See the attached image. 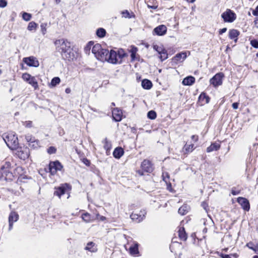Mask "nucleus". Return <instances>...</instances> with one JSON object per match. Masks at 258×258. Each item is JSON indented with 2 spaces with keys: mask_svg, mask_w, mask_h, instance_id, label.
<instances>
[{
  "mask_svg": "<svg viewBox=\"0 0 258 258\" xmlns=\"http://www.w3.org/2000/svg\"><path fill=\"white\" fill-rule=\"evenodd\" d=\"M23 61L29 67H37L39 66V62L33 56L24 57Z\"/></svg>",
  "mask_w": 258,
  "mask_h": 258,
  "instance_id": "12",
  "label": "nucleus"
},
{
  "mask_svg": "<svg viewBox=\"0 0 258 258\" xmlns=\"http://www.w3.org/2000/svg\"><path fill=\"white\" fill-rule=\"evenodd\" d=\"M147 116L151 119H154L156 118L157 116L156 113L153 110L149 111L148 112Z\"/></svg>",
  "mask_w": 258,
  "mask_h": 258,
  "instance_id": "35",
  "label": "nucleus"
},
{
  "mask_svg": "<svg viewBox=\"0 0 258 258\" xmlns=\"http://www.w3.org/2000/svg\"><path fill=\"white\" fill-rule=\"evenodd\" d=\"M101 45L100 44L97 43L95 44L92 49V53L95 55V57H96L98 55V54H99L100 50L102 49Z\"/></svg>",
  "mask_w": 258,
  "mask_h": 258,
  "instance_id": "27",
  "label": "nucleus"
},
{
  "mask_svg": "<svg viewBox=\"0 0 258 258\" xmlns=\"http://www.w3.org/2000/svg\"><path fill=\"white\" fill-rule=\"evenodd\" d=\"M203 97H205V100L206 103H208L210 101V98L207 96L205 93L201 94L199 97L200 100L203 99Z\"/></svg>",
  "mask_w": 258,
  "mask_h": 258,
  "instance_id": "46",
  "label": "nucleus"
},
{
  "mask_svg": "<svg viewBox=\"0 0 258 258\" xmlns=\"http://www.w3.org/2000/svg\"><path fill=\"white\" fill-rule=\"evenodd\" d=\"M224 258H231V255L226 254Z\"/></svg>",
  "mask_w": 258,
  "mask_h": 258,
  "instance_id": "64",
  "label": "nucleus"
},
{
  "mask_svg": "<svg viewBox=\"0 0 258 258\" xmlns=\"http://www.w3.org/2000/svg\"><path fill=\"white\" fill-rule=\"evenodd\" d=\"M137 172H138V173L139 175H143V172H142V171H141V170H138V171H137Z\"/></svg>",
  "mask_w": 258,
  "mask_h": 258,
  "instance_id": "62",
  "label": "nucleus"
},
{
  "mask_svg": "<svg viewBox=\"0 0 258 258\" xmlns=\"http://www.w3.org/2000/svg\"><path fill=\"white\" fill-rule=\"evenodd\" d=\"M97 217H99V219L101 221H104L106 219V218L103 216H100L99 214L97 215Z\"/></svg>",
  "mask_w": 258,
  "mask_h": 258,
  "instance_id": "56",
  "label": "nucleus"
},
{
  "mask_svg": "<svg viewBox=\"0 0 258 258\" xmlns=\"http://www.w3.org/2000/svg\"><path fill=\"white\" fill-rule=\"evenodd\" d=\"M220 148V145L217 143H213L207 148V152L208 153L218 150Z\"/></svg>",
  "mask_w": 258,
  "mask_h": 258,
  "instance_id": "21",
  "label": "nucleus"
},
{
  "mask_svg": "<svg viewBox=\"0 0 258 258\" xmlns=\"http://www.w3.org/2000/svg\"><path fill=\"white\" fill-rule=\"evenodd\" d=\"M56 149L54 147H50L47 149V152L49 154H54L56 152Z\"/></svg>",
  "mask_w": 258,
  "mask_h": 258,
  "instance_id": "45",
  "label": "nucleus"
},
{
  "mask_svg": "<svg viewBox=\"0 0 258 258\" xmlns=\"http://www.w3.org/2000/svg\"><path fill=\"white\" fill-rule=\"evenodd\" d=\"M131 52V57L132 60H134L136 57V54L137 51V48L135 46H132L131 49L130 50Z\"/></svg>",
  "mask_w": 258,
  "mask_h": 258,
  "instance_id": "36",
  "label": "nucleus"
},
{
  "mask_svg": "<svg viewBox=\"0 0 258 258\" xmlns=\"http://www.w3.org/2000/svg\"><path fill=\"white\" fill-rule=\"evenodd\" d=\"M49 167L50 174L51 175H54L57 171H60L62 169L63 166L59 161H55L50 162Z\"/></svg>",
  "mask_w": 258,
  "mask_h": 258,
  "instance_id": "7",
  "label": "nucleus"
},
{
  "mask_svg": "<svg viewBox=\"0 0 258 258\" xmlns=\"http://www.w3.org/2000/svg\"><path fill=\"white\" fill-rule=\"evenodd\" d=\"M239 34V32L235 29H232L229 32V37L231 39H234L235 42L237 41V37Z\"/></svg>",
  "mask_w": 258,
  "mask_h": 258,
  "instance_id": "23",
  "label": "nucleus"
},
{
  "mask_svg": "<svg viewBox=\"0 0 258 258\" xmlns=\"http://www.w3.org/2000/svg\"><path fill=\"white\" fill-rule=\"evenodd\" d=\"M251 46L255 48H258V41L256 39H253L250 41Z\"/></svg>",
  "mask_w": 258,
  "mask_h": 258,
  "instance_id": "41",
  "label": "nucleus"
},
{
  "mask_svg": "<svg viewBox=\"0 0 258 258\" xmlns=\"http://www.w3.org/2000/svg\"><path fill=\"white\" fill-rule=\"evenodd\" d=\"M37 27V24L34 22H31L29 23L27 29L29 31H31L33 29H36Z\"/></svg>",
  "mask_w": 258,
  "mask_h": 258,
  "instance_id": "38",
  "label": "nucleus"
},
{
  "mask_svg": "<svg viewBox=\"0 0 258 258\" xmlns=\"http://www.w3.org/2000/svg\"><path fill=\"white\" fill-rule=\"evenodd\" d=\"M146 212L143 211H140L139 213H133L131 216V218L136 222H140L142 221L145 218Z\"/></svg>",
  "mask_w": 258,
  "mask_h": 258,
  "instance_id": "10",
  "label": "nucleus"
},
{
  "mask_svg": "<svg viewBox=\"0 0 258 258\" xmlns=\"http://www.w3.org/2000/svg\"><path fill=\"white\" fill-rule=\"evenodd\" d=\"M16 154L20 159L25 160L29 157L30 151L27 147L20 148L18 149Z\"/></svg>",
  "mask_w": 258,
  "mask_h": 258,
  "instance_id": "9",
  "label": "nucleus"
},
{
  "mask_svg": "<svg viewBox=\"0 0 258 258\" xmlns=\"http://www.w3.org/2000/svg\"><path fill=\"white\" fill-rule=\"evenodd\" d=\"M253 249L255 253H258V244H257V247Z\"/></svg>",
  "mask_w": 258,
  "mask_h": 258,
  "instance_id": "63",
  "label": "nucleus"
},
{
  "mask_svg": "<svg viewBox=\"0 0 258 258\" xmlns=\"http://www.w3.org/2000/svg\"><path fill=\"white\" fill-rule=\"evenodd\" d=\"M54 44L56 50L61 53L64 59L69 60L73 59V57L71 56L70 52L71 44L67 40L63 38L57 39L54 42Z\"/></svg>",
  "mask_w": 258,
  "mask_h": 258,
  "instance_id": "1",
  "label": "nucleus"
},
{
  "mask_svg": "<svg viewBox=\"0 0 258 258\" xmlns=\"http://www.w3.org/2000/svg\"><path fill=\"white\" fill-rule=\"evenodd\" d=\"M166 31L167 28L165 25H161L156 27L153 30V32L159 36H162L164 35Z\"/></svg>",
  "mask_w": 258,
  "mask_h": 258,
  "instance_id": "18",
  "label": "nucleus"
},
{
  "mask_svg": "<svg viewBox=\"0 0 258 258\" xmlns=\"http://www.w3.org/2000/svg\"><path fill=\"white\" fill-rule=\"evenodd\" d=\"M29 146L33 149H36L40 147L39 142L38 140H33L32 142L29 144Z\"/></svg>",
  "mask_w": 258,
  "mask_h": 258,
  "instance_id": "32",
  "label": "nucleus"
},
{
  "mask_svg": "<svg viewBox=\"0 0 258 258\" xmlns=\"http://www.w3.org/2000/svg\"><path fill=\"white\" fill-rule=\"evenodd\" d=\"M112 117L116 121H119L121 120L122 118V111L118 108H114L112 110Z\"/></svg>",
  "mask_w": 258,
  "mask_h": 258,
  "instance_id": "19",
  "label": "nucleus"
},
{
  "mask_svg": "<svg viewBox=\"0 0 258 258\" xmlns=\"http://www.w3.org/2000/svg\"><path fill=\"white\" fill-rule=\"evenodd\" d=\"M4 140L8 147L12 150L15 149L18 145V138L13 134H9Z\"/></svg>",
  "mask_w": 258,
  "mask_h": 258,
  "instance_id": "3",
  "label": "nucleus"
},
{
  "mask_svg": "<svg viewBox=\"0 0 258 258\" xmlns=\"http://www.w3.org/2000/svg\"><path fill=\"white\" fill-rule=\"evenodd\" d=\"M254 25L255 26V27L256 28H258V19L256 18L254 21Z\"/></svg>",
  "mask_w": 258,
  "mask_h": 258,
  "instance_id": "58",
  "label": "nucleus"
},
{
  "mask_svg": "<svg viewBox=\"0 0 258 258\" xmlns=\"http://www.w3.org/2000/svg\"><path fill=\"white\" fill-rule=\"evenodd\" d=\"M250 243H248V244H247V246L249 248L252 249V250H254V249H255V248H256L257 247V246H255V247H251V246H249V245H250Z\"/></svg>",
  "mask_w": 258,
  "mask_h": 258,
  "instance_id": "60",
  "label": "nucleus"
},
{
  "mask_svg": "<svg viewBox=\"0 0 258 258\" xmlns=\"http://www.w3.org/2000/svg\"><path fill=\"white\" fill-rule=\"evenodd\" d=\"M23 19L26 21H29L31 18V15L26 12H24L22 15Z\"/></svg>",
  "mask_w": 258,
  "mask_h": 258,
  "instance_id": "39",
  "label": "nucleus"
},
{
  "mask_svg": "<svg viewBox=\"0 0 258 258\" xmlns=\"http://www.w3.org/2000/svg\"><path fill=\"white\" fill-rule=\"evenodd\" d=\"M153 48L156 51H157L159 54H160L164 49H163L162 47L159 46L157 45H155L153 46Z\"/></svg>",
  "mask_w": 258,
  "mask_h": 258,
  "instance_id": "43",
  "label": "nucleus"
},
{
  "mask_svg": "<svg viewBox=\"0 0 258 258\" xmlns=\"http://www.w3.org/2000/svg\"><path fill=\"white\" fill-rule=\"evenodd\" d=\"M130 252L133 255H135L138 253L139 251L137 244H135L134 245L130 247Z\"/></svg>",
  "mask_w": 258,
  "mask_h": 258,
  "instance_id": "31",
  "label": "nucleus"
},
{
  "mask_svg": "<svg viewBox=\"0 0 258 258\" xmlns=\"http://www.w3.org/2000/svg\"><path fill=\"white\" fill-rule=\"evenodd\" d=\"M19 219V215L17 213L12 211L10 213L9 216V230H11L13 228V223L17 222Z\"/></svg>",
  "mask_w": 258,
  "mask_h": 258,
  "instance_id": "11",
  "label": "nucleus"
},
{
  "mask_svg": "<svg viewBox=\"0 0 258 258\" xmlns=\"http://www.w3.org/2000/svg\"><path fill=\"white\" fill-rule=\"evenodd\" d=\"M123 154L124 151L121 147L116 148L113 152V155L114 157L116 159H119L121 156H123Z\"/></svg>",
  "mask_w": 258,
  "mask_h": 258,
  "instance_id": "20",
  "label": "nucleus"
},
{
  "mask_svg": "<svg viewBox=\"0 0 258 258\" xmlns=\"http://www.w3.org/2000/svg\"><path fill=\"white\" fill-rule=\"evenodd\" d=\"M22 79L31 85L34 88V90L38 89V83L34 77L31 76L28 73H25L22 75Z\"/></svg>",
  "mask_w": 258,
  "mask_h": 258,
  "instance_id": "5",
  "label": "nucleus"
},
{
  "mask_svg": "<svg viewBox=\"0 0 258 258\" xmlns=\"http://www.w3.org/2000/svg\"><path fill=\"white\" fill-rule=\"evenodd\" d=\"M162 177H163V180H164L165 182H167V180H166V178H169V174H168V173H167V172H164V173H163Z\"/></svg>",
  "mask_w": 258,
  "mask_h": 258,
  "instance_id": "49",
  "label": "nucleus"
},
{
  "mask_svg": "<svg viewBox=\"0 0 258 258\" xmlns=\"http://www.w3.org/2000/svg\"><path fill=\"white\" fill-rule=\"evenodd\" d=\"M125 56L126 54L122 49L119 50L117 52L111 50L108 52L106 61L113 64L120 63L122 59Z\"/></svg>",
  "mask_w": 258,
  "mask_h": 258,
  "instance_id": "2",
  "label": "nucleus"
},
{
  "mask_svg": "<svg viewBox=\"0 0 258 258\" xmlns=\"http://www.w3.org/2000/svg\"><path fill=\"white\" fill-rule=\"evenodd\" d=\"M83 220L86 223H89L92 222L94 218L88 213H85L83 214L82 215Z\"/></svg>",
  "mask_w": 258,
  "mask_h": 258,
  "instance_id": "26",
  "label": "nucleus"
},
{
  "mask_svg": "<svg viewBox=\"0 0 258 258\" xmlns=\"http://www.w3.org/2000/svg\"><path fill=\"white\" fill-rule=\"evenodd\" d=\"M191 139L193 140V141L195 142H197L198 141L199 138L198 136L196 135H192L191 136Z\"/></svg>",
  "mask_w": 258,
  "mask_h": 258,
  "instance_id": "52",
  "label": "nucleus"
},
{
  "mask_svg": "<svg viewBox=\"0 0 258 258\" xmlns=\"http://www.w3.org/2000/svg\"><path fill=\"white\" fill-rule=\"evenodd\" d=\"M109 51L106 49H103L100 50L96 58L102 61H107Z\"/></svg>",
  "mask_w": 258,
  "mask_h": 258,
  "instance_id": "15",
  "label": "nucleus"
},
{
  "mask_svg": "<svg viewBox=\"0 0 258 258\" xmlns=\"http://www.w3.org/2000/svg\"><path fill=\"white\" fill-rule=\"evenodd\" d=\"M178 236L179 238L185 241L187 239V234L185 231V229L183 227H179L178 231Z\"/></svg>",
  "mask_w": 258,
  "mask_h": 258,
  "instance_id": "24",
  "label": "nucleus"
},
{
  "mask_svg": "<svg viewBox=\"0 0 258 258\" xmlns=\"http://www.w3.org/2000/svg\"><path fill=\"white\" fill-rule=\"evenodd\" d=\"M71 92V90L70 88H67L65 90V92L67 93V94H69Z\"/></svg>",
  "mask_w": 258,
  "mask_h": 258,
  "instance_id": "59",
  "label": "nucleus"
},
{
  "mask_svg": "<svg viewBox=\"0 0 258 258\" xmlns=\"http://www.w3.org/2000/svg\"><path fill=\"white\" fill-rule=\"evenodd\" d=\"M84 163L87 166H89L90 165V161L87 159H84Z\"/></svg>",
  "mask_w": 258,
  "mask_h": 258,
  "instance_id": "57",
  "label": "nucleus"
},
{
  "mask_svg": "<svg viewBox=\"0 0 258 258\" xmlns=\"http://www.w3.org/2000/svg\"><path fill=\"white\" fill-rule=\"evenodd\" d=\"M25 139L27 141V142L28 143V144L32 142L33 140H35V138L33 137L30 135H27L26 136Z\"/></svg>",
  "mask_w": 258,
  "mask_h": 258,
  "instance_id": "42",
  "label": "nucleus"
},
{
  "mask_svg": "<svg viewBox=\"0 0 258 258\" xmlns=\"http://www.w3.org/2000/svg\"><path fill=\"white\" fill-rule=\"evenodd\" d=\"M186 57V52H180L179 53H177L172 58V61L177 63L179 62H182L183 61Z\"/></svg>",
  "mask_w": 258,
  "mask_h": 258,
  "instance_id": "17",
  "label": "nucleus"
},
{
  "mask_svg": "<svg viewBox=\"0 0 258 258\" xmlns=\"http://www.w3.org/2000/svg\"><path fill=\"white\" fill-rule=\"evenodd\" d=\"M222 18L225 22H232L236 19V15L230 10H227L222 14Z\"/></svg>",
  "mask_w": 258,
  "mask_h": 258,
  "instance_id": "8",
  "label": "nucleus"
},
{
  "mask_svg": "<svg viewBox=\"0 0 258 258\" xmlns=\"http://www.w3.org/2000/svg\"><path fill=\"white\" fill-rule=\"evenodd\" d=\"M85 249L91 252H95L97 250V248L95 245V244L93 242H88L85 247Z\"/></svg>",
  "mask_w": 258,
  "mask_h": 258,
  "instance_id": "25",
  "label": "nucleus"
},
{
  "mask_svg": "<svg viewBox=\"0 0 258 258\" xmlns=\"http://www.w3.org/2000/svg\"><path fill=\"white\" fill-rule=\"evenodd\" d=\"M231 256H232L235 258H237L238 256V255L237 253H233V254H231Z\"/></svg>",
  "mask_w": 258,
  "mask_h": 258,
  "instance_id": "61",
  "label": "nucleus"
},
{
  "mask_svg": "<svg viewBox=\"0 0 258 258\" xmlns=\"http://www.w3.org/2000/svg\"><path fill=\"white\" fill-rule=\"evenodd\" d=\"M67 188H70V185L67 183H65L58 187L55 188V190L54 192V195L60 198L61 196L64 194Z\"/></svg>",
  "mask_w": 258,
  "mask_h": 258,
  "instance_id": "13",
  "label": "nucleus"
},
{
  "mask_svg": "<svg viewBox=\"0 0 258 258\" xmlns=\"http://www.w3.org/2000/svg\"><path fill=\"white\" fill-rule=\"evenodd\" d=\"M103 146L104 148L106 150V151H109L111 148V143L108 141V140L105 138L103 141Z\"/></svg>",
  "mask_w": 258,
  "mask_h": 258,
  "instance_id": "30",
  "label": "nucleus"
},
{
  "mask_svg": "<svg viewBox=\"0 0 258 258\" xmlns=\"http://www.w3.org/2000/svg\"><path fill=\"white\" fill-rule=\"evenodd\" d=\"M238 105H239V103H237V102H235V103H233L232 105V107L233 109H236L238 108Z\"/></svg>",
  "mask_w": 258,
  "mask_h": 258,
  "instance_id": "53",
  "label": "nucleus"
},
{
  "mask_svg": "<svg viewBox=\"0 0 258 258\" xmlns=\"http://www.w3.org/2000/svg\"><path fill=\"white\" fill-rule=\"evenodd\" d=\"M23 125L27 127H30L32 126V122L31 121H26L23 122Z\"/></svg>",
  "mask_w": 258,
  "mask_h": 258,
  "instance_id": "47",
  "label": "nucleus"
},
{
  "mask_svg": "<svg viewBox=\"0 0 258 258\" xmlns=\"http://www.w3.org/2000/svg\"><path fill=\"white\" fill-rule=\"evenodd\" d=\"M239 192H240L239 190H236L234 189H232L231 190V194L234 196L238 195L239 194Z\"/></svg>",
  "mask_w": 258,
  "mask_h": 258,
  "instance_id": "51",
  "label": "nucleus"
},
{
  "mask_svg": "<svg viewBox=\"0 0 258 258\" xmlns=\"http://www.w3.org/2000/svg\"><path fill=\"white\" fill-rule=\"evenodd\" d=\"M142 86L145 89H150L152 87V83L149 80L145 79L142 82Z\"/></svg>",
  "mask_w": 258,
  "mask_h": 258,
  "instance_id": "28",
  "label": "nucleus"
},
{
  "mask_svg": "<svg viewBox=\"0 0 258 258\" xmlns=\"http://www.w3.org/2000/svg\"><path fill=\"white\" fill-rule=\"evenodd\" d=\"M7 5V2L6 0H0V7L5 8Z\"/></svg>",
  "mask_w": 258,
  "mask_h": 258,
  "instance_id": "48",
  "label": "nucleus"
},
{
  "mask_svg": "<svg viewBox=\"0 0 258 258\" xmlns=\"http://www.w3.org/2000/svg\"><path fill=\"white\" fill-rule=\"evenodd\" d=\"M10 165L9 162H6L5 165L1 167V175L6 180H11L13 178V175L10 171Z\"/></svg>",
  "mask_w": 258,
  "mask_h": 258,
  "instance_id": "4",
  "label": "nucleus"
},
{
  "mask_svg": "<svg viewBox=\"0 0 258 258\" xmlns=\"http://www.w3.org/2000/svg\"><path fill=\"white\" fill-rule=\"evenodd\" d=\"M106 34V31L103 28H99L96 31V35L99 37H103L105 36Z\"/></svg>",
  "mask_w": 258,
  "mask_h": 258,
  "instance_id": "33",
  "label": "nucleus"
},
{
  "mask_svg": "<svg viewBox=\"0 0 258 258\" xmlns=\"http://www.w3.org/2000/svg\"><path fill=\"white\" fill-rule=\"evenodd\" d=\"M188 210V208L186 205H183L178 209V213L181 215H185Z\"/></svg>",
  "mask_w": 258,
  "mask_h": 258,
  "instance_id": "29",
  "label": "nucleus"
},
{
  "mask_svg": "<svg viewBox=\"0 0 258 258\" xmlns=\"http://www.w3.org/2000/svg\"><path fill=\"white\" fill-rule=\"evenodd\" d=\"M141 168L143 170L146 172H151L153 170V167L151 162L147 160H144L141 164Z\"/></svg>",
  "mask_w": 258,
  "mask_h": 258,
  "instance_id": "16",
  "label": "nucleus"
},
{
  "mask_svg": "<svg viewBox=\"0 0 258 258\" xmlns=\"http://www.w3.org/2000/svg\"><path fill=\"white\" fill-rule=\"evenodd\" d=\"M121 14L122 15V17H124L125 18H131V16L130 15L129 12L127 10L122 11L121 13Z\"/></svg>",
  "mask_w": 258,
  "mask_h": 258,
  "instance_id": "44",
  "label": "nucleus"
},
{
  "mask_svg": "<svg viewBox=\"0 0 258 258\" xmlns=\"http://www.w3.org/2000/svg\"><path fill=\"white\" fill-rule=\"evenodd\" d=\"M252 14L255 16H258V6L252 11Z\"/></svg>",
  "mask_w": 258,
  "mask_h": 258,
  "instance_id": "50",
  "label": "nucleus"
},
{
  "mask_svg": "<svg viewBox=\"0 0 258 258\" xmlns=\"http://www.w3.org/2000/svg\"><path fill=\"white\" fill-rule=\"evenodd\" d=\"M237 202L241 206L243 210L246 211H248L249 210V203L246 199L242 197H239L237 199Z\"/></svg>",
  "mask_w": 258,
  "mask_h": 258,
  "instance_id": "14",
  "label": "nucleus"
},
{
  "mask_svg": "<svg viewBox=\"0 0 258 258\" xmlns=\"http://www.w3.org/2000/svg\"><path fill=\"white\" fill-rule=\"evenodd\" d=\"M223 77L224 74L222 73H218L210 79V84L214 87L220 86L222 84V79Z\"/></svg>",
  "mask_w": 258,
  "mask_h": 258,
  "instance_id": "6",
  "label": "nucleus"
},
{
  "mask_svg": "<svg viewBox=\"0 0 258 258\" xmlns=\"http://www.w3.org/2000/svg\"><path fill=\"white\" fill-rule=\"evenodd\" d=\"M41 30H42V32L43 34L44 35L46 33V29L45 27L42 24L41 25Z\"/></svg>",
  "mask_w": 258,
  "mask_h": 258,
  "instance_id": "54",
  "label": "nucleus"
},
{
  "mask_svg": "<svg viewBox=\"0 0 258 258\" xmlns=\"http://www.w3.org/2000/svg\"><path fill=\"white\" fill-rule=\"evenodd\" d=\"M60 82V80L58 77H54L51 80V85L53 87L55 86L56 85L58 84Z\"/></svg>",
  "mask_w": 258,
  "mask_h": 258,
  "instance_id": "37",
  "label": "nucleus"
},
{
  "mask_svg": "<svg viewBox=\"0 0 258 258\" xmlns=\"http://www.w3.org/2000/svg\"><path fill=\"white\" fill-rule=\"evenodd\" d=\"M195 79L194 77L188 76L185 78L182 81V84L184 85L190 86L194 83Z\"/></svg>",
  "mask_w": 258,
  "mask_h": 258,
  "instance_id": "22",
  "label": "nucleus"
},
{
  "mask_svg": "<svg viewBox=\"0 0 258 258\" xmlns=\"http://www.w3.org/2000/svg\"><path fill=\"white\" fill-rule=\"evenodd\" d=\"M226 31H227V28H222V29L220 30V31H219V34L221 35V34L226 32Z\"/></svg>",
  "mask_w": 258,
  "mask_h": 258,
  "instance_id": "55",
  "label": "nucleus"
},
{
  "mask_svg": "<svg viewBox=\"0 0 258 258\" xmlns=\"http://www.w3.org/2000/svg\"><path fill=\"white\" fill-rule=\"evenodd\" d=\"M194 145H185L183 148V150L185 151L186 153L191 152L193 151L194 149Z\"/></svg>",
  "mask_w": 258,
  "mask_h": 258,
  "instance_id": "34",
  "label": "nucleus"
},
{
  "mask_svg": "<svg viewBox=\"0 0 258 258\" xmlns=\"http://www.w3.org/2000/svg\"><path fill=\"white\" fill-rule=\"evenodd\" d=\"M159 54L160 55L159 56L160 58L162 61L167 58V53L165 49H164V50H163Z\"/></svg>",
  "mask_w": 258,
  "mask_h": 258,
  "instance_id": "40",
  "label": "nucleus"
}]
</instances>
